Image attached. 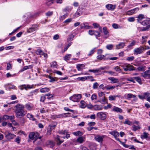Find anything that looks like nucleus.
Instances as JSON below:
<instances>
[{
	"mask_svg": "<svg viewBox=\"0 0 150 150\" xmlns=\"http://www.w3.org/2000/svg\"><path fill=\"white\" fill-rule=\"evenodd\" d=\"M15 112L16 117L20 118L25 115V113L23 109L24 106L22 105L18 104L15 106Z\"/></svg>",
	"mask_w": 150,
	"mask_h": 150,
	"instance_id": "obj_1",
	"label": "nucleus"
},
{
	"mask_svg": "<svg viewBox=\"0 0 150 150\" xmlns=\"http://www.w3.org/2000/svg\"><path fill=\"white\" fill-rule=\"evenodd\" d=\"M39 134L37 132H31L29 135V137L32 140L35 141L38 139H41L42 137V136H39Z\"/></svg>",
	"mask_w": 150,
	"mask_h": 150,
	"instance_id": "obj_2",
	"label": "nucleus"
},
{
	"mask_svg": "<svg viewBox=\"0 0 150 150\" xmlns=\"http://www.w3.org/2000/svg\"><path fill=\"white\" fill-rule=\"evenodd\" d=\"M122 67L124 71H132L136 70V68L129 64H125Z\"/></svg>",
	"mask_w": 150,
	"mask_h": 150,
	"instance_id": "obj_3",
	"label": "nucleus"
},
{
	"mask_svg": "<svg viewBox=\"0 0 150 150\" xmlns=\"http://www.w3.org/2000/svg\"><path fill=\"white\" fill-rule=\"evenodd\" d=\"M82 97L81 94H79L77 95H74L70 97V99L74 102H78Z\"/></svg>",
	"mask_w": 150,
	"mask_h": 150,
	"instance_id": "obj_4",
	"label": "nucleus"
},
{
	"mask_svg": "<svg viewBox=\"0 0 150 150\" xmlns=\"http://www.w3.org/2000/svg\"><path fill=\"white\" fill-rule=\"evenodd\" d=\"M67 131L66 130H62L58 131V133L59 134H62V135H63V136L62 137V138L64 139L65 138V137L68 139L70 137V134H67Z\"/></svg>",
	"mask_w": 150,
	"mask_h": 150,
	"instance_id": "obj_5",
	"label": "nucleus"
},
{
	"mask_svg": "<svg viewBox=\"0 0 150 150\" xmlns=\"http://www.w3.org/2000/svg\"><path fill=\"white\" fill-rule=\"evenodd\" d=\"M144 50V47L140 46L139 48H137L134 50V54L136 55L142 53L143 51Z\"/></svg>",
	"mask_w": 150,
	"mask_h": 150,
	"instance_id": "obj_6",
	"label": "nucleus"
},
{
	"mask_svg": "<svg viewBox=\"0 0 150 150\" xmlns=\"http://www.w3.org/2000/svg\"><path fill=\"white\" fill-rule=\"evenodd\" d=\"M56 126V125L51 124L49 125L48 126L47 129V135H50L51 132V131L54 129Z\"/></svg>",
	"mask_w": 150,
	"mask_h": 150,
	"instance_id": "obj_7",
	"label": "nucleus"
},
{
	"mask_svg": "<svg viewBox=\"0 0 150 150\" xmlns=\"http://www.w3.org/2000/svg\"><path fill=\"white\" fill-rule=\"evenodd\" d=\"M97 115L102 120H104L106 118V114L102 112H100L97 113Z\"/></svg>",
	"mask_w": 150,
	"mask_h": 150,
	"instance_id": "obj_8",
	"label": "nucleus"
},
{
	"mask_svg": "<svg viewBox=\"0 0 150 150\" xmlns=\"http://www.w3.org/2000/svg\"><path fill=\"white\" fill-rule=\"evenodd\" d=\"M104 138V136L103 135H97L95 137L94 139L97 141L102 143Z\"/></svg>",
	"mask_w": 150,
	"mask_h": 150,
	"instance_id": "obj_9",
	"label": "nucleus"
},
{
	"mask_svg": "<svg viewBox=\"0 0 150 150\" xmlns=\"http://www.w3.org/2000/svg\"><path fill=\"white\" fill-rule=\"evenodd\" d=\"M16 136L13 134L8 133L5 135V137L8 140L13 139Z\"/></svg>",
	"mask_w": 150,
	"mask_h": 150,
	"instance_id": "obj_10",
	"label": "nucleus"
},
{
	"mask_svg": "<svg viewBox=\"0 0 150 150\" xmlns=\"http://www.w3.org/2000/svg\"><path fill=\"white\" fill-rule=\"evenodd\" d=\"M61 137H62L57 135V137L55 139V140L57 142V144L58 145L61 144V143H63L64 141L63 139H61Z\"/></svg>",
	"mask_w": 150,
	"mask_h": 150,
	"instance_id": "obj_11",
	"label": "nucleus"
},
{
	"mask_svg": "<svg viewBox=\"0 0 150 150\" xmlns=\"http://www.w3.org/2000/svg\"><path fill=\"white\" fill-rule=\"evenodd\" d=\"M98 102L102 104H105V103H108V100L105 98V96H104L102 100H99L98 101Z\"/></svg>",
	"mask_w": 150,
	"mask_h": 150,
	"instance_id": "obj_12",
	"label": "nucleus"
},
{
	"mask_svg": "<svg viewBox=\"0 0 150 150\" xmlns=\"http://www.w3.org/2000/svg\"><path fill=\"white\" fill-rule=\"evenodd\" d=\"M112 111L117 112H119L120 113L122 112V109L116 106H114L113 107L112 109Z\"/></svg>",
	"mask_w": 150,
	"mask_h": 150,
	"instance_id": "obj_13",
	"label": "nucleus"
},
{
	"mask_svg": "<svg viewBox=\"0 0 150 150\" xmlns=\"http://www.w3.org/2000/svg\"><path fill=\"white\" fill-rule=\"evenodd\" d=\"M106 7L108 10H114L115 8V6L111 4L107 5Z\"/></svg>",
	"mask_w": 150,
	"mask_h": 150,
	"instance_id": "obj_14",
	"label": "nucleus"
},
{
	"mask_svg": "<svg viewBox=\"0 0 150 150\" xmlns=\"http://www.w3.org/2000/svg\"><path fill=\"white\" fill-rule=\"evenodd\" d=\"M103 32L105 35H107L106 38H107L109 36V32L107 30V28L106 27L103 28Z\"/></svg>",
	"mask_w": 150,
	"mask_h": 150,
	"instance_id": "obj_15",
	"label": "nucleus"
},
{
	"mask_svg": "<svg viewBox=\"0 0 150 150\" xmlns=\"http://www.w3.org/2000/svg\"><path fill=\"white\" fill-rule=\"evenodd\" d=\"M125 46V44L124 43H120L118 45L116 46V49H118L122 48Z\"/></svg>",
	"mask_w": 150,
	"mask_h": 150,
	"instance_id": "obj_16",
	"label": "nucleus"
},
{
	"mask_svg": "<svg viewBox=\"0 0 150 150\" xmlns=\"http://www.w3.org/2000/svg\"><path fill=\"white\" fill-rule=\"evenodd\" d=\"M137 18H138V19L137 20V21L139 22H140L142 19L144 18V16L143 14H140L138 16Z\"/></svg>",
	"mask_w": 150,
	"mask_h": 150,
	"instance_id": "obj_17",
	"label": "nucleus"
},
{
	"mask_svg": "<svg viewBox=\"0 0 150 150\" xmlns=\"http://www.w3.org/2000/svg\"><path fill=\"white\" fill-rule=\"evenodd\" d=\"M108 79L112 81V82H111V83H117L119 82L117 79L114 77H110L108 78Z\"/></svg>",
	"mask_w": 150,
	"mask_h": 150,
	"instance_id": "obj_18",
	"label": "nucleus"
},
{
	"mask_svg": "<svg viewBox=\"0 0 150 150\" xmlns=\"http://www.w3.org/2000/svg\"><path fill=\"white\" fill-rule=\"evenodd\" d=\"M50 91V89L47 87L41 88L40 90V92L42 93H44L46 92H48Z\"/></svg>",
	"mask_w": 150,
	"mask_h": 150,
	"instance_id": "obj_19",
	"label": "nucleus"
},
{
	"mask_svg": "<svg viewBox=\"0 0 150 150\" xmlns=\"http://www.w3.org/2000/svg\"><path fill=\"white\" fill-rule=\"evenodd\" d=\"M150 22V20L149 19H146L141 23V24L143 25H145L149 24Z\"/></svg>",
	"mask_w": 150,
	"mask_h": 150,
	"instance_id": "obj_20",
	"label": "nucleus"
},
{
	"mask_svg": "<svg viewBox=\"0 0 150 150\" xmlns=\"http://www.w3.org/2000/svg\"><path fill=\"white\" fill-rule=\"evenodd\" d=\"M73 134L74 135L78 136H81L83 134L82 132L80 131H78L76 132H74Z\"/></svg>",
	"mask_w": 150,
	"mask_h": 150,
	"instance_id": "obj_21",
	"label": "nucleus"
},
{
	"mask_svg": "<svg viewBox=\"0 0 150 150\" xmlns=\"http://www.w3.org/2000/svg\"><path fill=\"white\" fill-rule=\"evenodd\" d=\"M105 56L102 55V54H100L98 55L97 57V58L98 59H99L100 60H102L103 59H104V60L106 59V58H105Z\"/></svg>",
	"mask_w": 150,
	"mask_h": 150,
	"instance_id": "obj_22",
	"label": "nucleus"
},
{
	"mask_svg": "<svg viewBox=\"0 0 150 150\" xmlns=\"http://www.w3.org/2000/svg\"><path fill=\"white\" fill-rule=\"evenodd\" d=\"M20 89L21 90H23V88H25V89H27V88H30L31 87H30V86L28 85L27 86H26V85H23L21 86L20 87Z\"/></svg>",
	"mask_w": 150,
	"mask_h": 150,
	"instance_id": "obj_23",
	"label": "nucleus"
},
{
	"mask_svg": "<svg viewBox=\"0 0 150 150\" xmlns=\"http://www.w3.org/2000/svg\"><path fill=\"white\" fill-rule=\"evenodd\" d=\"M94 110H102V108L100 107L99 105H95L93 106Z\"/></svg>",
	"mask_w": 150,
	"mask_h": 150,
	"instance_id": "obj_24",
	"label": "nucleus"
},
{
	"mask_svg": "<svg viewBox=\"0 0 150 150\" xmlns=\"http://www.w3.org/2000/svg\"><path fill=\"white\" fill-rule=\"evenodd\" d=\"M77 141L80 143H82L84 141L83 138V137H79L77 139Z\"/></svg>",
	"mask_w": 150,
	"mask_h": 150,
	"instance_id": "obj_25",
	"label": "nucleus"
},
{
	"mask_svg": "<svg viewBox=\"0 0 150 150\" xmlns=\"http://www.w3.org/2000/svg\"><path fill=\"white\" fill-rule=\"evenodd\" d=\"M36 53L37 54L42 55L44 54V52L40 49H38L36 51Z\"/></svg>",
	"mask_w": 150,
	"mask_h": 150,
	"instance_id": "obj_26",
	"label": "nucleus"
},
{
	"mask_svg": "<svg viewBox=\"0 0 150 150\" xmlns=\"http://www.w3.org/2000/svg\"><path fill=\"white\" fill-rule=\"evenodd\" d=\"M48 144L50 145V147L52 148L54 146L55 143L52 141L50 140L48 142Z\"/></svg>",
	"mask_w": 150,
	"mask_h": 150,
	"instance_id": "obj_27",
	"label": "nucleus"
},
{
	"mask_svg": "<svg viewBox=\"0 0 150 150\" xmlns=\"http://www.w3.org/2000/svg\"><path fill=\"white\" fill-rule=\"evenodd\" d=\"M88 71L89 72H92L94 73H96V72H99L100 71V70L99 69H96L95 70L94 69H89L88 70Z\"/></svg>",
	"mask_w": 150,
	"mask_h": 150,
	"instance_id": "obj_28",
	"label": "nucleus"
},
{
	"mask_svg": "<svg viewBox=\"0 0 150 150\" xmlns=\"http://www.w3.org/2000/svg\"><path fill=\"white\" fill-rule=\"evenodd\" d=\"M123 123L129 125H132V122L127 120H125V121L123 122Z\"/></svg>",
	"mask_w": 150,
	"mask_h": 150,
	"instance_id": "obj_29",
	"label": "nucleus"
},
{
	"mask_svg": "<svg viewBox=\"0 0 150 150\" xmlns=\"http://www.w3.org/2000/svg\"><path fill=\"white\" fill-rule=\"evenodd\" d=\"M134 80H135L140 84H141V80L139 77L137 76L134 77Z\"/></svg>",
	"mask_w": 150,
	"mask_h": 150,
	"instance_id": "obj_30",
	"label": "nucleus"
},
{
	"mask_svg": "<svg viewBox=\"0 0 150 150\" xmlns=\"http://www.w3.org/2000/svg\"><path fill=\"white\" fill-rule=\"evenodd\" d=\"M36 30L35 27L30 28L27 30V32L28 33H31Z\"/></svg>",
	"mask_w": 150,
	"mask_h": 150,
	"instance_id": "obj_31",
	"label": "nucleus"
},
{
	"mask_svg": "<svg viewBox=\"0 0 150 150\" xmlns=\"http://www.w3.org/2000/svg\"><path fill=\"white\" fill-rule=\"evenodd\" d=\"M85 67V65L83 64H79L76 66V68L79 71L81 70V67Z\"/></svg>",
	"mask_w": 150,
	"mask_h": 150,
	"instance_id": "obj_32",
	"label": "nucleus"
},
{
	"mask_svg": "<svg viewBox=\"0 0 150 150\" xmlns=\"http://www.w3.org/2000/svg\"><path fill=\"white\" fill-rule=\"evenodd\" d=\"M115 88L114 86H110L109 85H107L105 87V88L107 90L108 89H112Z\"/></svg>",
	"mask_w": 150,
	"mask_h": 150,
	"instance_id": "obj_33",
	"label": "nucleus"
},
{
	"mask_svg": "<svg viewBox=\"0 0 150 150\" xmlns=\"http://www.w3.org/2000/svg\"><path fill=\"white\" fill-rule=\"evenodd\" d=\"M133 128V130L134 131H136L138 129H140V127L139 126H136L135 125H133L132 126Z\"/></svg>",
	"mask_w": 150,
	"mask_h": 150,
	"instance_id": "obj_34",
	"label": "nucleus"
},
{
	"mask_svg": "<svg viewBox=\"0 0 150 150\" xmlns=\"http://www.w3.org/2000/svg\"><path fill=\"white\" fill-rule=\"evenodd\" d=\"M74 35H70L67 39V41L68 42L69 41L72 40L74 38Z\"/></svg>",
	"mask_w": 150,
	"mask_h": 150,
	"instance_id": "obj_35",
	"label": "nucleus"
},
{
	"mask_svg": "<svg viewBox=\"0 0 150 150\" xmlns=\"http://www.w3.org/2000/svg\"><path fill=\"white\" fill-rule=\"evenodd\" d=\"M150 95V93L149 92H145L143 94L144 97V99H146V98L149 96Z\"/></svg>",
	"mask_w": 150,
	"mask_h": 150,
	"instance_id": "obj_36",
	"label": "nucleus"
},
{
	"mask_svg": "<svg viewBox=\"0 0 150 150\" xmlns=\"http://www.w3.org/2000/svg\"><path fill=\"white\" fill-rule=\"evenodd\" d=\"M141 137L142 139H146L148 137V134L146 132L143 133V135H141Z\"/></svg>",
	"mask_w": 150,
	"mask_h": 150,
	"instance_id": "obj_37",
	"label": "nucleus"
},
{
	"mask_svg": "<svg viewBox=\"0 0 150 150\" xmlns=\"http://www.w3.org/2000/svg\"><path fill=\"white\" fill-rule=\"evenodd\" d=\"M136 41L134 40H133L132 42L129 45L128 47L129 48H130L131 47L134 46L136 44Z\"/></svg>",
	"mask_w": 150,
	"mask_h": 150,
	"instance_id": "obj_38",
	"label": "nucleus"
},
{
	"mask_svg": "<svg viewBox=\"0 0 150 150\" xmlns=\"http://www.w3.org/2000/svg\"><path fill=\"white\" fill-rule=\"evenodd\" d=\"M71 55L70 54H67L64 57V59L66 61L69 60V58H70V57Z\"/></svg>",
	"mask_w": 150,
	"mask_h": 150,
	"instance_id": "obj_39",
	"label": "nucleus"
},
{
	"mask_svg": "<svg viewBox=\"0 0 150 150\" xmlns=\"http://www.w3.org/2000/svg\"><path fill=\"white\" fill-rule=\"evenodd\" d=\"M143 76L144 78L146 79H150V74H143Z\"/></svg>",
	"mask_w": 150,
	"mask_h": 150,
	"instance_id": "obj_40",
	"label": "nucleus"
},
{
	"mask_svg": "<svg viewBox=\"0 0 150 150\" xmlns=\"http://www.w3.org/2000/svg\"><path fill=\"white\" fill-rule=\"evenodd\" d=\"M53 11H49L47 12L45 14L47 16L49 17L51 16L53 14Z\"/></svg>",
	"mask_w": 150,
	"mask_h": 150,
	"instance_id": "obj_41",
	"label": "nucleus"
},
{
	"mask_svg": "<svg viewBox=\"0 0 150 150\" xmlns=\"http://www.w3.org/2000/svg\"><path fill=\"white\" fill-rule=\"evenodd\" d=\"M134 13L133 9L128 11L126 13V14L127 15H131Z\"/></svg>",
	"mask_w": 150,
	"mask_h": 150,
	"instance_id": "obj_42",
	"label": "nucleus"
},
{
	"mask_svg": "<svg viewBox=\"0 0 150 150\" xmlns=\"http://www.w3.org/2000/svg\"><path fill=\"white\" fill-rule=\"evenodd\" d=\"M113 47V45L112 44H110L106 46V48L109 50H111L112 49V48Z\"/></svg>",
	"mask_w": 150,
	"mask_h": 150,
	"instance_id": "obj_43",
	"label": "nucleus"
},
{
	"mask_svg": "<svg viewBox=\"0 0 150 150\" xmlns=\"http://www.w3.org/2000/svg\"><path fill=\"white\" fill-rule=\"evenodd\" d=\"M127 80L128 81L132 82L133 83H135V82L134 80V77L127 78Z\"/></svg>",
	"mask_w": 150,
	"mask_h": 150,
	"instance_id": "obj_44",
	"label": "nucleus"
},
{
	"mask_svg": "<svg viewBox=\"0 0 150 150\" xmlns=\"http://www.w3.org/2000/svg\"><path fill=\"white\" fill-rule=\"evenodd\" d=\"M84 101L83 100H81L80 103H81V105H80V107L82 108H84L86 107V105L84 103Z\"/></svg>",
	"mask_w": 150,
	"mask_h": 150,
	"instance_id": "obj_45",
	"label": "nucleus"
},
{
	"mask_svg": "<svg viewBox=\"0 0 150 150\" xmlns=\"http://www.w3.org/2000/svg\"><path fill=\"white\" fill-rule=\"evenodd\" d=\"M53 0H48V1L46 2V4L48 6H50L51 4H52L54 2Z\"/></svg>",
	"mask_w": 150,
	"mask_h": 150,
	"instance_id": "obj_46",
	"label": "nucleus"
},
{
	"mask_svg": "<svg viewBox=\"0 0 150 150\" xmlns=\"http://www.w3.org/2000/svg\"><path fill=\"white\" fill-rule=\"evenodd\" d=\"M98 86L99 84L97 82L93 84V88L94 89H97Z\"/></svg>",
	"mask_w": 150,
	"mask_h": 150,
	"instance_id": "obj_47",
	"label": "nucleus"
},
{
	"mask_svg": "<svg viewBox=\"0 0 150 150\" xmlns=\"http://www.w3.org/2000/svg\"><path fill=\"white\" fill-rule=\"evenodd\" d=\"M78 79L82 81H84L85 80L87 79V77H86V76L82 77H79L78 78Z\"/></svg>",
	"mask_w": 150,
	"mask_h": 150,
	"instance_id": "obj_48",
	"label": "nucleus"
},
{
	"mask_svg": "<svg viewBox=\"0 0 150 150\" xmlns=\"http://www.w3.org/2000/svg\"><path fill=\"white\" fill-rule=\"evenodd\" d=\"M137 69L139 71H144V68L142 66L138 67Z\"/></svg>",
	"mask_w": 150,
	"mask_h": 150,
	"instance_id": "obj_49",
	"label": "nucleus"
},
{
	"mask_svg": "<svg viewBox=\"0 0 150 150\" xmlns=\"http://www.w3.org/2000/svg\"><path fill=\"white\" fill-rule=\"evenodd\" d=\"M94 35H95L96 36L100 37V33L94 30Z\"/></svg>",
	"mask_w": 150,
	"mask_h": 150,
	"instance_id": "obj_50",
	"label": "nucleus"
},
{
	"mask_svg": "<svg viewBox=\"0 0 150 150\" xmlns=\"http://www.w3.org/2000/svg\"><path fill=\"white\" fill-rule=\"evenodd\" d=\"M14 116L13 115L11 116H10V118L9 119L13 123V122H15V121L14 120H13V119L14 118Z\"/></svg>",
	"mask_w": 150,
	"mask_h": 150,
	"instance_id": "obj_51",
	"label": "nucleus"
},
{
	"mask_svg": "<svg viewBox=\"0 0 150 150\" xmlns=\"http://www.w3.org/2000/svg\"><path fill=\"white\" fill-rule=\"evenodd\" d=\"M128 20L129 22H133L135 21V19L134 17H131L128 18Z\"/></svg>",
	"mask_w": 150,
	"mask_h": 150,
	"instance_id": "obj_52",
	"label": "nucleus"
},
{
	"mask_svg": "<svg viewBox=\"0 0 150 150\" xmlns=\"http://www.w3.org/2000/svg\"><path fill=\"white\" fill-rule=\"evenodd\" d=\"M46 99L45 96H42L40 97V101L42 102H44V100Z\"/></svg>",
	"mask_w": 150,
	"mask_h": 150,
	"instance_id": "obj_53",
	"label": "nucleus"
},
{
	"mask_svg": "<svg viewBox=\"0 0 150 150\" xmlns=\"http://www.w3.org/2000/svg\"><path fill=\"white\" fill-rule=\"evenodd\" d=\"M7 70H8L12 69V64L10 63H7Z\"/></svg>",
	"mask_w": 150,
	"mask_h": 150,
	"instance_id": "obj_54",
	"label": "nucleus"
},
{
	"mask_svg": "<svg viewBox=\"0 0 150 150\" xmlns=\"http://www.w3.org/2000/svg\"><path fill=\"white\" fill-rule=\"evenodd\" d=\"M86 77H87V79H90L91 81H95V80L93 79V77L92 76H87Z\"/></svg>",
	"mask_w": 150,
	"mask_h": 150,
	"instance_id": "obj_55",
	"label": "nucleus"
},
{
	"mask_svg": "<svg viewBox=\"0 0 150 150\" xmlns=\"http://www.w3.org/2000/svg\"><path fill=\"white\" fill-rule=\"evenodd\" d=\"M58 78L54 77V78L52 77V78H51V79L50 80V82H53L54 81H57V80L58 79Z\"/></svg>",
	"mask_w": 150,
	"mask_h": 150,
	"instance_id": "obj_56",
	"label": "nucleus"
},
{
	"mask_svg": "<svg viewBox=\"0 0 150 150\" xmlns=\"http://www.w3.org/2000/svg\"><path fill=\"white\" fill-rule=\"evenodd\" d=\"M95 124L96 123L95 122H89L88 125L89 126L91 127V126H94L95 125Z\"/></svg>",
	"mask_w": 150,
	"mask_h": 150,
	"instance_id": "obj_57",
	"label": "nucleus"
},
{
	"mask_svg": "<svg viewBox=\"0 0 150 150\" xmlns=\"http://www.w3.org/2000/svg\"><path fill=\"white\" fill-rule=\"evenodd\" d=\"M9 118V116L7 115H4L2 118V119L3 120H5L7 119H8Z\"/></svg>",
	"mask_w": 150,
	"mask_h": 150,
	"instance_id": "obj_58",
	"label": "nucleus"
},
{
	"mask_svg": "<svg viewBox=\"0 0 150 150\" xmlns=\"http://www.w3.org/2000/svg\"><path fill=\"white\" fill-rule=\"evenodd\" d=\"M28 66H25L23 67V69L21 70L20 71L21 72H22L25 70L28 69Z\"/></svg>",
	"mask_w": 150,
	"mask_h": 150,
	"instance_id": "obj_59",
	"label": "nucleus"
},
{
	"mask_svg": "<svg viewBox=\"0 0 150 150\" xmlns=\"http://www.w3.org/2000/svg\"><path fill=\"white\" fill-rule=\"evenodd\" d=\"M109 100H115V97L114 96H110L109 97Z\"/></svg>",
	"mask_w": 150,
	"mask_h": 150,
	"instance_id": "obj_60",
	"label": "nucleus"
},
{
	"mask_svg": "<svg viewBox=\"0 0 150 150\" xmlns=\"http://www.w3.org/2000/svg\"><path fill=\"white\" fill-rule=\"evenodd\" d=\"M134 57L133 56L129 57L127 58V60L128 61H132L134 60Z\"/></svg>",
	"mask_w": 150,
	"mask_h": 150,
	"instance_id": "obj_61",
	"label": "nucleus"
},
{
	"mask_svg": "<svg viewBox=\"0 0 150 150\" xmlns=\"http://www.w3.org/2000/svg\"><path fill=\"white\" fill-rule=\"evenodd\" d=\"M51 95L50 94V93H48L47 94H46L45 95V96H47L48 97L47 98L48 99H50L51 98H52L53 97V96H52L51 97L50 96Z\"/></svg>",
	"mask_w": 150,
	"mask_h": 150,
	"instance_id": "obj_62",
	"label": "nucleus"
},
{
	"mask_svg": "<svg viewBox=\"0 0 150 150\" xmlns=\"http://www.w3.org/2000/svg\"><path fill=\"white\" fill-rule=\"evenodd\" d=\"M91 99L92 100L97 99V96L95 94H93L91 96Z\"/></svg>",
	"mask_w": 150,
	"mask_h": 150,
	"instance_id": "obj_63",
	"label": "nucleus"
},
{
	"mask_svg": "<svg viewBox=\"0 0 150 150\" xmlns=\"http://www.w3.org/2000/svg\"><path fill=\"white\" fill-rule=\"evenodd\" d=\"M20 137H18L15 140V142H16L18 144H19L20 142Z\"/></svg>",
	"mask_w": 150,
	"mask_h": 150,
	"instance_id": "obj_64",
	"label": "nucleus"
}]
</instances>
